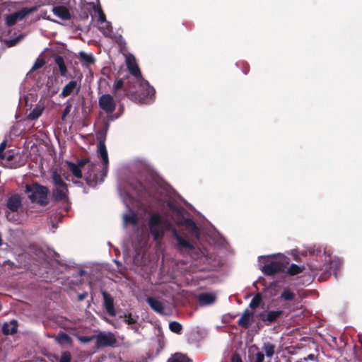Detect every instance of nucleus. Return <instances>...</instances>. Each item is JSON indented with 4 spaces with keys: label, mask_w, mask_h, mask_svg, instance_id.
Segmentation results:
<instances>
[{
    "label": "nucleus",
    "mask_w": 362,
    "mask_h": 362,
    "mask_svg": "<svg viewBox=\"0 0 362 362\" xmlns=\"http://www.w3.org/2000/svg\"><path fill=\"white\" fill-rule=\"evenodd\" d=\"M69 170L76 178H82V169L85 171L84 179L88 185L95 187L100 182V176H98V164L90 163L88 158H83L77 160L76 163L66 161Z\"/></svg>",
    "instance_id": "nucleus-1"
},
{
    "label": "nucleus",
    "mask_w": 362,
    "mask_h": 362,
    "mask_svg": "<svg viewBox=\"0 0 362 362\" xmlns=\"http://www.w3.org/2000/svg\"><path fill=\"white\" fill-rule=\"evenodd\" d=\"M325 254L328 257L329 259L322 265L312 263L310 266V269L316 272V274H320V280H325L332 274L337 277V271L340 269L342 262L339 258L332 259L330 253L325 250Z\"/></svg>",
    "instance_id": "nucleus-2"
},
{
    "label": "nucleus",
    "mask_w": 362,
    "mask_h": 362,
    "mask_svg": "<svg viewBox=\"0 0 362 362\" xmlns=\"http://www.w3.org/2000/svg\"><path fill=\"white\" fill-rule=\"evenodd\" d=\"M51 178L54 187L52 190V196L55 202L69 203V189L67 184L62 180V176L57 170L52 173Z\"/></svg>",
    "instance_id": "nucleus-3"
},
{
    "label": "nucleus",
    "mask_w": 362,
    "mask_h": 362,
    "mask_svg": "<svg viewBox=\"0 0 362 362\" xmlns=\"http://www.w3.org/2000/svg\"><path fill=\"white\" fill-rule=\"evenodd\" d=\"M25 192L28 194V199L32 203H37L42 206L48 204L47 194L49 189L46 186L35 182L31 185L27 184Z\"/></svg>",
    "instance_id": "nucleus-4"
},
{
    "label": "nucleus",
    "mask_w": 362,
    "mask_h": 362,
    "mask_svg": "<svg viewBox=\"0 0 362 362\" xmlns=\"http://www.w3.org/2000/svg\"><path fill=\"white\" fill-rule=\"evenodd\" d=\"M136 82L139 84V88L136 91L127 90L131 99L138 100L141 103H146L149 100H152L156 93L154 88L144 78Z\"/></svg>",
    "instance_id": "nucleus-5"
},
{
    "label": "nucleus",
    "mask_w": 362,
    "mask_h": 362,
    "mask_svg": "<svg viewBox=\"0 0 362 362\" xmlns=\"http://www.w3.org/2000/svg\"><path fill=\"white\" fill-rule=\"evenodd\" d=\"M149 229L151 234L153 236L154 240L162 239L164 236L163 227L167 228L171 227L170 223L163 222L161 217L159 214H155L152 215L148 222Z\"/></svg>",
    "instance_id": "nucleus-6"
},
{
    "label": "nucleus",
    "mask_w": 362,
    "mask_h": 362,
    "mask_svg": "<svg viewBox=\"0 0 362 362\" xmlns=\"http://www.w3.org/2000/svg\"><path fill=\"white\" fill-rule=\"evenodd\" d=\"M130 187L136 192L137 195L141 199H156V196L153 186H146L141 182L139 180H135L130 183Z\"/></svg>",
    "instance_id": "nucleus-7"
},
{
    "label": "nucleus",
    "mask_w": 362,
    "mask_h": 362,
    "mask_svg": "<svg viewBox=\"0 0 362 362\" xmlns=\"http://www.w3.org/2000/svg\"><path fill=\"white\" fill-rule=\"evenodd\" d=\"M105 135L103 136V139L100 138L98 144V151L100 156L103 164V169L98 170V172L100 173V182H103L104 181L105 177L107 176L108 170L109 160L107 151L105 144Z\"/></svg>",
    "instance_id": "nucleus-8"
},
{
    "label": "nucleus",
    "mask_w": 362,
    "mask_h": 362,
    "mask_svg": "<svg viewBox=\"0 0 362 362\" xmlns=\"http://www.w3.org/2000/svg\"><path fill=\"white\" fill-rule=\"evenodd\" d=\"M284 315L282 310L262 311L257 315V317L266 325L279 322V319Z\"/></svg>",
    "instance_id": "nucleus-9"
},
{
    "label": "nucleus",
    "mask_w": 362,
    "mask_h": 362,
    "mask_svg": "<svg viewBox=\"0 0 362 362\" xmlns=\"http://www.w3.org/2000/svg\"><path fill=\"white\" fill-rule=\"evenodd\" d=\"M117 343L115 335L111 333H100L95 335V346L98 348L113 347Z\"/></svg>",
    "instance_id": "nucleus-10"
},
{
    "label": "nucleus",
    "mask_w": 362,
    "mask_h": 362,
    "mask_svg": "<svg viewBox=\"0 0 362 362\" xmlns=\"http://www.w3.org/2000/svg\"><path fill=\"white\" fill-rule=\"evenodd\" d=\"M98 105L100 109L107 114H112L116 108V103L110 94H103L98 100Z\"/></svg>",
    "instance_id": "nucleus-11"
},
{
    "label": "nucleus",
    "mask_w": 362,
    "mask_h": 362,
    "mask_svg": "<svg viewBox=\"0 0 362 362\" xmlns=\"http://www.w3.org/2000/svg\"><path fill=\"white\" fill-rule=\"evenodd\" d=\"M173 237L176 239V245L175 247L180 252L185 251H189L194 249L192 243H191L187 238L182 237L179 234L176 228L172 229Z\"/></svg>",
    "instance_id": "nucleus-12"
},
{
    "label": "nucleus",
    "mask_w": 362,
    "mask_h": 362,
    "mask_svg": "<svg viewBox=\"0 0 362 362\" xmlns=\"http://www.w3.org/2000/svg\"><path fill=\"white\" fill-rule=\"evenodd\" d=\"M286 265L280 262L273 261L265 264L261 269L262 273L267 276L274 275L279 272H284Z\"/></svg>",
    "instance_id": "nucleus-13"
},
{
    "label": "nucleus",
    "mask_w": 362,
    "mask_h": 362,
    "mask_svg": "<svg viewBox=\"0 0 362 362\" xmlns=\"http://www.w3.org/2000/svg\"><path fill=\"white\" fill-rule=\"evenodd\" d=\"M126 64L129 73L132 76H134V80L135 81L143 78L140 69L139 68L136 59L133 56L127 58Z\"/></svg>",
    "instance_id": "nucleus-14"
},
{
    "label": "nucleus",
    "mask_w": 362,
    "mask_h": 362,
    "mask_svg": "<svg viewBox=\"0 0 362 362\" xmlns=\"http://www.w3.org/2000/svg\"><path fill=\"white\" fill-rule=\"evenodd\" d=\"M102 295L104 300V307L106 310V312L110 316H115L116 312L114 305V298L107 291H103Z\"/></svg>",
    "instance_id": "nucleus-15"
},
{
    "label": "nucleus",
    "mask_w": 362,
    "mask_h": 362,
    "mask_svg": "<svg viewBox=\"0 0 362 362\" xmlns=\"http://www.w3.org/2000/svg\"><path fill=\"white\" fill-rule=\"evenodd\" d=\"M80 89L81 86L78 85L77 81H70L64 86L59 96L65 98L74 93L78 94L80 91Z\"/></svg>",
    "instance_id": "nucleus-16"
},
{
    "label": "nucleus",
    "mask_w": 362,
    "mask_h": 362,
    "mask_svg": "<svg viewBox=\"0 0 362 362\" xmlns=\"http://www.w3.org/2000/svg\"><path fill=\"white\" fill-rule=\"evenodd\" d=\"M180 224L184 226L186 230L193 236L197 238L199 237L200 232L199 229L196 225L195 222L191 218H185L182 217V221L180 222Z\"/></svg>",
    "instance_id": "nucleus-17"
},
{
    "label": "nucleus",
    "mask_w": 362,
    "mask_h": 362,
    "mask_svg": "<svg viewBox=\"0 0 362 362\" xmlns=\"http://www.w3.org/2000/svg\"><path fill=\"white\" fill-rule=\"evenodd\" d=\"M22 206V199L18 194H12L8 197L6 206L12 212H16Z\"/></svg>",
    "instance_id": "nucleus-18"
},
{
    "label": "nucleus",
    "mask_w": 362,
    "mask_h": 362,
    "mask_svg": "<svg viewBox=\"0 0 362 362\" xmlns=\"http://www.w3.org/2000/svg\"><path fill=\"white\" fill-rule=\"evenodd\" d=\"M254 316V313L252 311L249 310L248 309H245L241 317L239 318L238 325L244 329L249 328L250 325V322L252 320Z\"/></svg>",
    "instance_id": "nucleus-19"
},
{
    "label": "nucleus",
    "mask_w": 362,
    "mask_h": 362,
    "mask_svg": "<svg viewBox=\"0 0 362 362\" xmlns=\"http://www.w3.org/2000/svg\"><path fill=\"white\" fill-rule=\"evenodd\" d=\"M55 341L61 346L71 347L73 346L72 338L66 333L60 331L54 337Z\"/></svg>",
    "instance_id": "nucleus-20"
},
{
    "label": "nucleus",
    "mask_w": 362,
    "mask_h": 362,
    "mask_svg": "<svg viewBox=\"0 0 362 362\" xmlns=\"http://www.w3.org/2000/svg\"><path fill=\"white\" fill-rule=\"evenodd\" d=\"M146 302L153 311L160 315L164 314L165 307L160 300L154 297H148Z\"/></svg>",
    "instance_id": "nucleus-21"
},
{
    "label": "nucleus",
    "mask_w": 362,
    "mask_h": 362,
    "mask_svg": "<svg viewBox=\"0 0 362 362\" xmlns=\"http://www.w3.org/2000/svg\"><path fill=\"white\" fill-rule=\"evenodd\" d=\"M18 322L12 320L9 322H5L2 326V332L5 335L14 334L18 331Z\"/></svg>",
    "instance_id": "nucleus-22"
},
{
    "label": "nucleus",
    "mask_w": 362,
    "mask_h": 362,
    "mask_svg": "<svg viewBox=\"0 0 362 362\" xmlns=\"http://www.w3.org/2000/svg\"><path fill=\"white\" fill-rule=\"evenodd\" d=\"M54 63L58 66L60 75L62 76H66L68 71L63 57L60 55H56L54 57Z\"/></svg>",
    "instance_id": "nucleus-23"
},
{
    "label": "nucleus",
    "mask_w": 362,
    "mask_h": 362,
    "mask_svg": "<svg viewBox=\"0 0 362 362\" xmlns=\"http://www.w3.org/2000/svg\"><path fill=\"white\" fill-rule=\"evenodd\" d=\"M199 301L201 305H210L216 301V296L210 293H203L199 296Z\"/></svg>",
    "instance_id": "nucleus-24"
},
{
    "label": "nucleus",
    "mask_w": 362,
    "mask_h": 362,
    "mask_svg": "<svg viewBox=\"0 0 362 362\" xmlns=\"http://www.w3.org/2000/svg\"><path fill=\"white\" fill-rule=\"evenodd\" d=\"M276 346L272 343L267 342L264 343L262 346V350L265 353V356L267 358H272L275 354Z\"/></svg>",
    "instance_id": "nucleus-25"
},
{
    "label": "nucleus",
    "mask_w": 362,
    "mask_h": 362,
    "mask_svg": "<svg viewBox=\"0 0 362 362\" xmlns=\"http://www.w3.org/2000/svg\"><path fill=\"white\" fill-rule=\"evenodd\" d=\"M79 59L81 62L85 63L86 65L88 66L95 63V59L92 54H87L84 52H79Z\"/></svg>",
    "instance_id": "nucleus-26"
},
{
    "label": "nucleus",
    "mask_w": 362,
    "mask_h": 362,
    "mask_svg": "<svg viewBox=\"0 0 362 362\" xmlns=\"http://www.w3.org/2000/svg\"><path fill=\"white\" fill-rule=\"evenodd\" d=\"M44 110V107L37 105L34 107L33 110L30 111V112L28 115V119L30 120L37 119L42 114Z\"/></svg>",
    "instance_id": "nucleus-27"
},
{
    "label": "nucleus",
    "mask_w": 362,
    "mask_h": 362,
    "mask_svg": "<svg viewBox=\"0 0 362 362\" xmlns=\"http://www.w3.org/2000/svg\"><path fill=\"white\" fill-rule=\"evenodd\" d=\"M167 362H192L186 355L177 354L174 356L170 358Z\"/></svg>",
    "instance_id": "nucleus-28"
},
{
    "label": "nucleus",
    "mask_w": 362,
    "mask_h": 362,
    "mask_svg": "<svg viewBox=\"0 0 362 362\" xmlns=\"http://www.w3.org/2000/svg\"><path fill=\"white\" fill-rule=\"evenodd\" d=\"M303 266L300 267L296 264H291V266L288 267L287 272L291 276H295L303 272Z\"/></svg>",
    "instance_id": "nucleus-29"
},
{
    "label": "nucleus",
    "mask_w": 362,
    "mask_h": 362,
    "mask_svg": "<svg viewBox=\"0 0 362 362\" xmlns=\"http://www.w3.org/2000/svg\"><path fill=\"white\" fill-rule=\"evenodd\" d=\"M169 329L171 332L180 334L182 331V326L177 321H172L169 323Z\"/></svg>",
    "instance_id": "nucleus-30"
},
{
    "label": "nucleus",
    "mask_w": 362,
    "mask_h": 362,
    "mask_svg": "<svg viewBox=\"0 0 362 362\" xmlns=\"http://www.w3.org/2000/svg\"><path fill=\"white\" fill-rule=\"evenodd\" d=\"M35 8H23L20 11L15 12L19 21L23 20L25 16H27L29 13L34 11Z\"/></svg>",
    "instance_id": "nucleus-31"
},
{
    "label": "nucleus",
    "mask_w": 362,
    "mask_h": 362,
    "mask_svg": "<svg viewBox=\"0 0 362 362\" xmlns=\"http://www.w3.org/2000/svg\"><path fill=\"white\" fill-rule=\"evenodd\" d=\"M280 298L284 300L291 301L294 300L295 294L288 288H285L281 294Z\"/></svg>",
    "instance_id": "nucleus-32"
},
{
    "label": "nucleus",
    "mask_w": 362,
    "mask_h": 362,
    "mask_svg": "<svg viewBox=\"0 0 362 362\" xmlns=\"http://www.w3.org/2000/svg\"><path fill=\"white\" fill-rule=\"evenodd\" d=\"M262 295L260 293L256 294L250 303V308L255 309L258 308L262 302Z\"/></svg>",
    "instance_id": "nucleus-33"
},
{
    "label": "nucleus",
    "mask_w": 362,
    "mask_h": 362,
    "mask_svg": "<svg viewBox=\"0 0 362 362\" xmlns=\"http://www.w3.org/2000/svg\"><path fill=\"white\" fill-rule=\"evenodd\" d=\"M54 358L58 360L59 362H71V355L68 351H62L59 357L55 356Z\"/></svg>",
    "instance_id": "nucleus-34"
},
{
    "label": "nucleus",
    "mask_w": 362,
    "mask_h": 362,
    "mask_svg": "<svg viewBox=\"0 0 362 362\" xmlns=\"http://www.w3.org/2000/svg\"><path fill=\"white\" fill-rule=\"evenodd\" d=\"M124 221L126 223L136 225L137 223L138 219L136 215L132 213L131 214H125L124 216Z\"/></svg>",
    "instance_id": "nucleus-35"
},
{
    "label": "nucleus",
    "mask_w": 362,
    "mask_h": 362,
    "mask_svg": "<svg viewBox=\"0 0 362 362\" xmlns=\"http://www.w3.org/2000/svg\"><path fill=\"white\" fill-rule=\"evenodd\" d=\"M15 157L14 150H9L6 152H4L2 155V157H0L1 160H6L8 162H11Z\"/></svg>",
    "instance_id": "nucleus-36"
},
{
    "label": "nucleus",
    "mask_w": 362,
    "mask_h": 362,
    "mask_svg": "<svg viewBox=\"0 0 362 362\" xmlns=\"http://www.w3.org/2000/svg\"><path fill=\"white\" fill-rule=\"evenodd\" d=\"M16 15L17 14L13 13L12 14L8 15L6 17V24L8 26H12V25H15L18 21H19L18 18V16Z\"/></svg>",
    "instance_id": "nucleus-37"
},
{
    "label": "nucleus",
    "mask_w": 362,
    "mask_h": 362,
    "mask_svg": "<svg viewBox=\"0 0 362 362\" xmlns=\"http://www.w3.org/2000/svg\"><path fill=\"white\" fill-rule=\"evenodd\" d=\"M71 108H72L71 103H69V102L66 103V107L64 109V110L62 112V116H61V119H62V121H65L66 120V117L70 113V112L71 110Z\"/></svg>",
    "instance_id": "nucleus-38"
},
{
    "label": "nucleus",
    "mask_w": 362,
    "mask_h": 362,
    "mask_svg": "<svg viewBox=\"0 0 362 362\" xmlns=\"http://www.w3.org/2000/svg\"><path fill=\"white\" fill-rule=\"evenodd\" d=\"M124 317H125V319H124V322L129 325H134L136 324V319H135L134 317H132V314L131 313H124Z\"/></svg>",
    "instance_id": "nucleus-39"
},
{
    "label": "nucleus",
    "mask_w": 362,
    "mask_h": 362,
    "mask_svg": "<svg viewBox=\"0 0 362 362\" xmlns=\"http://www.w3.org/2000/svg\"><path fill=\"white\" fill-rule=\"evenodd\" d=\"M78 340L84 344L89 343L93 340L95 341V335L92 336H80L78 337Z\"/></svg>",
    "instance_id": "nucleus-40"
},
{
    "label": "nucleus",
    "mask_w": 362,
    "mask_h": 362,
    "mask_svg": "<svg viewBox=\"0 0 362 362\" xmlns=\"http://www.w3.org/2000/svg\"><path fill=\"white\" fill-rule=\"evenodd\" d=\"M45 64V62L43 59H37L33 66H32L31 71H35L37 69H39L42 68Z\"/></svg>",
    "instance_id": "nucleus-41"
},
{
    "label": "nucleus",
    "mask_w": 362,
    "mask_h": 362,
    "mask_svg": "<svg viewBox=\"0 0 362 362\" xmlns=\"http://www.w3.org/2000/svg\"><path fill=\"white\" fill-rule=\"evenodd\" d=\"M21 37V36H18L13 39L7 40H6L5 43L8 47H13L19 42Z\"/></svg>",
    "instance_id": "nucleus-42"
},
{
    "label": "nucleus",
    "mask_w": 362,
    "mask_h": 362,
    "mask_svg": "<svg viewBox=\"0 0 362 362\" xmlns=\"http://www.w3.org/2000/svg\"><path fill=\"white\" fill-rule=\"evenodd\" d=\"M124 81L123 78H119L115 82V86H114V89L115 91H117L120 89H122L124 86Z\"/></svg>",
    "instance_id": "nucleus-43"
},
{
    "label": "nucleus",
    "mask_w": 362,
    "mask_h": 362,
    "mask_svg": "<svg viewBox=\"0 0 362 362\" xmlns=\"http://www.w3.org/2000/svg\"><path fill=\"white\" fill-rule=\"evenodd\" d=\"M255 361L264 362L265 355L262 352L258 351L255 354Z\"/></svg>",
    "instance_id": "nucleus-44"
},
{
    "label": "nucleus",
    "mask_w": 362,
    "mask_h": 362,
    "mask_svg": "<svg viewBox=\"0 0 362 362\" xmlns=\"http://www.w3.org/2000/svg\"><path fill=\"white\" fill-rule=\"evenodd\" d=\"M230 362H243L239 354L235 353L231 356Z\"/></svg>",
    "instance_id": "nucleus-45"
},
{
    "label": "nucleus",
    "mask_w": 362,
    "mask_h": 362,
    "mask_svg": "<svg viewBox=\"0 0 362 362\" xmlns=\"http://www.w3.org/2000/svg\"><path fill=\"white\" fill-rule=\"evenodd\" d=\"M98 21L100 23L106 22L105 15V13L102 11L99 13Z\"/></svg>",
    "instance_id": "nucleus-46"
},
{
    "label": "nucleus",
    "mask_w": 362,
    "mask_h": 362,
    "mask_svg": "<svg viewBox=\"0 0 362 362\" xmlns=\"http://www.w3.org/2000/svg\"><path fill=\"white\" fill-rule=\"evenodd\" d=\"M6 147V141H3L0 144V157H2L3 153L5 152Z\"/></svg>",
    "instance_id": "nucleus-47"
},
{
    "label": "nucleus",
    "mask_w": 362,
    "mask_h": 362,
    "mask_svg": "<svg viewBox=\"0 0 362 362\" xmlns=\"http://www.w3.org/2000/svg\"><path fill=\"white\" fill-rule=\"evenodd\" d=\"M315 358H316L314 354H311L308 355L307 357H305L304 359L305 361H308V360L313 361L315 359Z\"/></svg>",
    "instance_id": "nucleus-48"
},
{
    "label": "nucleus",
    "mask_w": 362,
    "mask_h": 362,
    "mask_svg": "<svg viewBox=\"0 0 362 362\" xmlns=\"http://www.w3.org/2000/svg\"><path fill=\"white\" fill-rule=\"evenodd\" d=\"M132 329H134L135 332H137L139 330V326L136 325L135 324L132 327Z\"/></svg>",
    "instance_id": "nucleus-49"
},
{
    "label": "nucleus",
    "mask_w": 362,
    "mask_h": 362,
    "mask_svg": "<svg viewBox=\"0 0 362 362\" xmlns=\"http://www.w3.org/2000/svg\"><path fill=\"white\" fill-rule=\"evenodd\" d=\"M86 296V294L80 295V296H79V298H79V300H83V299L85 298Z\"/></svg>",
    "instance_id": "nucleus-50"
},
{
    "label": "nucleus",
    "mask_w": 362,
    "mask_h": 362,
    "mask_svg": "<svg viewBox=\"0 0 362 362\" xmlns=\"http://www.w3.org/2000/svg\"><path fill=\"white\" fill-rule=\"evenodd\" d=\"M110 28H111L110 23H107V24H106V29L109 30Z\"/></svg>",
    "instance_id": "nucleus-51"
},
{
    "label": "nucleus",
    "mask_w": 362,
    "mask_h": 362,
    "mask_svg": "<svg viewBox=\"0 0 362 362\" xmlns=\"http://www.w3.org/2000/svg\"><path fill=\"white\" fill-rule=\"evenodd\" d=\"M74 183L76 185H83V183L81 182H80V181H76Z\"/></svg>",
    "instance_id": "nucleus-52"
},
{
    "label": "nucleus",
    "mask_w": 362,
    "mask_h": 362,
    "mask_svg": "<svg viewBox=\"0 0 362 362\" xmlns=\"http://www.w3.org/2000/svg\"><path fill=\"white\" fill-rule=\"evenodd\" d=\"M248 71H249V67H247V68H245V69H244V73H245V74H247V72H248Z\"/></svg>",
    "instance_id": "nucleus-53"
},
{
    "label": "nucleus",
    "mask_w": 362,
    "mask_h": 362,
    "mask_svg": "<svg viewBox=\"0 0 362 362\" xmlns=\"http://www.w3.org/2000/svg\"><path fill=\"white\" fill-rule=\"evenodd\" d=\"M1 303H0V310H1Z\"/></svg>",
    "instance_id": "nucleus-54"
},
{
    "label": "nucleus",
    "mask_w": 362,
    "mask_h": 362,
    "mask_svg": "<svg viewBox=\"0 0 362 362\" xmlns=\"http://www.w3.org/2000/svg\"><path fill=\"white\" fill-rule=\"evenodd\" d=\"M361 346H362V340L361 341Z\"/></svg>",
    "instance_id": "nucleus-55"
}]
</instances>
